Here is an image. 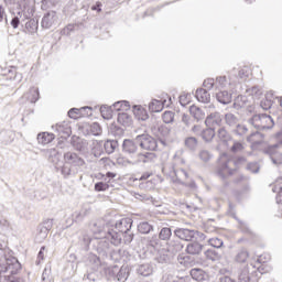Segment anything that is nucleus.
Returning <instances> with one entry per match:
<instances>
[{
    "label": "nucleus",
    "mask_w": 282,
    "mask_h": 282,
    "mask_svg": "<svg viewBox=\"0 0 282 282\" xmlns=\"http://www.w3.org/2000/svg\"><path fill=\"white\" fill-rule=\"evenodd\" d=\"M242 162H246V158L240 156L235 161L228 153H223L218 159L216 173L221 180H226L237 170V164H242Z\"/></svg>",
    "instance_id": "1"
},
{
    "label": "nucleus",
    "mask_w": 282,
    "mask_h": 282,
    "mask_svg": "<svg viewBox=\"0 0 282 282\" xmlns=\"http://www.w3.org/2000/svg\"><path fill=\"white\" fill-rule=\"evenodd\" d=\"M90 230L94 235H99V238L111 239L112 246H120L122 243V238L118 231L113 230L110 225L106 224L102 220L95 221Z\"/></svg>",
    "instance_id": "2"
},
{
    "label": "nucleus",
    "mask_w": 282,
    "mask_h": 282,
    "mask_svg": "<svg viewBox=\"0 0 282 282\" xmlns=\"http://www.w3.org/2000/svg\"><path fill=\"white\" fill-rule=\"evenodd\" d=\"M84 241H88V243L93 246V250H95L99 257H109V254L113 252L111 238H99L98 236L95 238L85 237Z\"/></svg>",
    "instance_id": "3"
},
{
    "label": "nucleus",
    "mask_w": 282,
    "mask_h": 282,
    "mask_svg": "<svg viewBox=\"0 0 282 282\" xmlns=\"http://www.w3.org/2000/svg\"><path fill=\"white\" fill-rule=\"evenodd\" d=\"M248 122L249 124H251V127H254V129H257L258 131H261L263 129H270V127L274 124V120H272V117L267 113L253 115L248 120Z\"/></svg>",
    "instance_id": "4"
},
{
    "label": "nucleus",
    "mask_w": 282,
    "mask_h": 282,
    "mask_svg": "<svg viewBox=\"0 0 282 282\" xmlns=\"http://www.w3.org/2000/svg\"><path fill=\"white\" fill-rule=\"evenodd\" d=\"M134 142H137L140 149L143 151H158V140L151 137V134H139L134 138Z\"/></svg>",
    "instance_id": "5"
},
{
    "label": "nucleus",
    "mask_w": 282,
    "mask_h": 282,
    "mask_svg": "<svg viewBox=\"0 0 282 282\" xmlns=\"http://www.w3.org/2000/svg\"><path fill=\"white\" fill-rule=\"evenodd\" d=\"M175 237L177 239H182V241H193L195 237H199L200 239H206V236L197 230L187 229V228H176L174 230Z\"/></svg>",
    "instance_id": "6"
},
{
    "label": "nucleus",
    "mask_w": 282,
    "mask_h": 282,
    "mask_svg": "<svg viewBox=\"0 0 282 282\" xmlns=\"http://www.w3.org/2000/svg\"><path fill=\"white\" fill-rule=\"evenodd\" d=\"M108 276L110 279H113V281L127 282V279H129V268L121 267L119 269L118 267L115 265L108 269Z\"/></svg>",
    "instance_id": "7"
},
{
    "label": "nucleus",
    "mask_w": 282,
    "mask_h": 282,
    "mask_svg": "<svg viewBox=\"0 0 282 282\" xmlns=\"http://www.w3.org/2000/svg\"><path fill=\"white\" fill-rule=\"evenodd\" d=\"M54 226V220L46 219L37 227V234L35 236V241L37 243H41L47 239V235H50V230H52V227Z\"/></svg>",
    "instance_id": "8"
},
{
    "label": "nucleus",
    "mask_w": 282,
    "mask_h": 282,
    "mask_svg": "<svg viewBox=\"0 0 282 282\" xmlns=\"http://www.w3.org/2000/svg\"><path fill=\"white\" fill-rule=\"evenodd\" d=\"M173 174L175 175L174 182L177 184H182L183 186H188L189 188H195V182H186L188 180V172L184 169L173 170Z\"/></svg>",
    "instance_id": "9"
},
{
    "label": "nucleus",
    "mask_w": 282,
    "mask_h": 282,
    "mask_svg": "<svg viewBox=\"0 0 282 282\" xmlns=\"http://www.w3.org/2000/svg\"><path fill=\"white\" fill-rule=\"evenodd\" d=\"M132 226L133 219L122 218L115 224L113 230L115 232H118V235H120V237L122 238V235H124V232H130Z\"/></svg>",
    "instance_id": "10"
},
{
    "label": "nucleus",
    "mask_w": 282,
    "mask_h": 282,
    "mask_svg": "<svg viewBox=\"0 0 282 282\" xmlns=\"http://www.w3.org/2000/svg\"><path fill=\"white\" fill-rule=\"evenodd\" d=\"M64 160L66 164L75 166V169H80L85 164V159L80 158V155L75 152H66L64 154Z\"/></svg>",
    "instance_id": "11"
},
{
    "label": "nucleus",
    "mask_w": 282,
    "mask_h": 282,
    "mask_svg": "<svg viewBox=\"0 0 282 282\" xmlns=\"http://www.w3.org/2000/svg\"><path fill=\"white\" fill-rule=\"evenodd\" d=\"M56 21H58V15L56 14V11H48L43 15L41 26L43 28V30H50L52 25L56 24Z\"/></svg>",
    "instance_id": "12"
},
{
    "label": "nucleus",
    "mask_w": 282,
    "mask_h": 282,
    "mask_svg": "<svg viewBox=\"0 0 282 282\" xmlns=\"http://www.w3.org/2000/svg\"><path fill=\"white\" fill-rule=\"evenodd\" d=\"M221 113L212 112L206 117L205 124L212 129H217V127H221Z\"/></svg>",
    "instance_id": "13"
},
{
    "label": "nucleus",
    "mask_w": 282,
    "mask_h": 282,
    "mask_svg": "<svg viewBox=\"0 0 282 282\" xmlns=\"http://www.w3.org/2000/svg\"><path fill=\"white\" fill-rule=\"evenodd\" d=\"M53 129H55L56 133L59 135V138H63L64 140L69 138L72 135V127L68 122H62L53 126Z\"/></svg>",
    "instance_id": "14"
},
{
    "label": "nucleus",
    "mask_w": 282,
    "mask_h": 282,
    "mask_svg": "<svg viewBox=\"0 0 282 282\" xmlns=\"http://www.w3.org/2000/svg\"><path fill=\"white\" fill-rule=\"evenodd\" d=\"M155 158L156 155L153 152L138 153L132 164H134V166H137V164H149L153 162Z\"/></svg>",
    "instance_id": "15"
},
{
    "label": "nucleus",
    "mask_w": 282,
    "mask_h": 282,
    "mask_svg": "<svg viewBox=\"0 0 282 282\" xmlns=\"http://www.w3.org/2000/svg\"><path fill=\"white\" fill-rule=\"evenodd\" d=\"M151 133L156 138H169L171 135V128L166 126H152Z\"/></svg>",
    "instance_id": "16"
},
{
    "label": "nucleus",
    "mask_w": 282,
    "mask_h": 282,
    "mask_svg": "<svg viewBox=\"0 0 282 282\" xmlns=\"http://www.w3.org/2000/svg\"><path fill=\"white\" fill-rule=\"evenodd\" d=\"M68 116L73 118V120H77V118H80V116H91V107H83L80 109L72 108L68 111Z\"/></svg>",
    "instance_id": "17"
},
{
    "label": "nucleus",
    "mask_w": 282,
    "mask_h": 282,
    "mask_svg": "<svg viewBox=\"0 0 282 282\" xmlns=\"http://www.w3.org/2000/svg\"><path fill=\"white\" fill-rule=\"evenodd\" d=\"M123 153H128V155H133V153H138V143L135 140L126 139L122 143Z\"/></svg>",
    "instance_id": "18"
},
{
    "label": "nucleus",
    "mask_w": 282,
    "mask_h": 282,
    "mask_svg": "<svg viewBox=\"0 0 282 282\" xmlns=\"http://www.w3.org/2000/svg\"><path fill=\"white\" fill-rule=\"evenodd\" d=\"M70 144L75 149V151H85L87 147H89L87 140L80 137H73L70 140Z\"/></svg>",
    "instance_id": "19"
},
{
    "label": "nucleus",
    "mask_w": 282,
    "mask_h": 282,
    "mask_svg": "<svg viewBox=\"0 0 282 282\" xmlns=\"http://www.w3.org/2000/svg\"><path fill=\"white\" fill-rule=\"evenodd\" d=\"M216 137L218 138L219 142H223V144H228V142L232 140V134H230L225 127L217 130Z\"/></svg>",
    "instance_id": "20"
},
{
    "label": "nucleus",
    "mask_w": 282,
    "mask_h": 282,
    "mask_svg": "<svg viewBox=\"0 0 282 282\" xmlns=\"http://www.w3.org/2000/svg\"><path fill=\"white\" fill-rule=\"evenodd\" d=\"M202 250H204V245L194 241V242H189L186 246V252L187 254H192V256H197V254H202Z\"/></svg>",
    "instance_id": "21"
},
{
    "label": "nucleus",
    "mask_w": 282,
    "mask_h": 282,
    "mask_svg": "<svg viewBox=\"0 0 282 282\" xmlns=\"http://www.w3.org/2000/svg\"><path fill=\"white\" fill-rule=\"evenodd\" d=\"M216 100H218L220 105H230V102H232V95L227 90H220L216 94Z\"/></svg>",
    "instance_id": "22"
},
{
    "label": "nucleus",
    "mask_w": 282,
    "mask_h": 282,
    "mask_svg": "<svg viewBox=\"0 0 282 282\" xmlns=\"http://www.w3.org/2000/svg\"><path fill=\"white\" fill-rule=\"evenodd\" d=\"M238 123H239V116L232 112L225 113V124H227V127H229L230 129H235Z\"/></svg>",
    "instance_id": "23"
},
{
    "label": "nucleus",
    "mask_w": 282,
    "mask_h": 282,
    "mask_svg": "<svg viewBox=\"0 0 282 282\" xmlns=\"http://www.w3.org/2000/svg\"><path fill=\"white\" fill-rule=\"evenodd\" d=\"M137 274H140V276H151V274H153V265H151V263L139 264Z\"/></svg>",
    "instance_id": "24"
},
{
    "label": "nucleus",
    "mask_w": 282,
    "mask_h": 282,
    "mask_svg": "<svg viewBox=\"0 0 282 282\" xmlns=\"http://www.w3.org/2000/svg\"><path fill=\"white\" fill-rule=\"evenodd\" d=\"M248 257H250V252H248V249L242 247L238 249L235 256V261L236 263H246L248 261Z\"/></svg>",
    "instance_id": "25"
},
{
    "label": "nucleus",
    "mask_w": 282,
    "mask_h": 282,
    "mask_svg": "<svg viewBox=\"0 0 282 282\" xmlns=\"http://www.w3.org/2000/svg\"><path fill=\"white\" fill-rule=\"evenodd\" d=\"M54 138H55L54 133L40 132L37 134V142L39 144H42L43 147H45V144H50V142H52Z\"/></svg>",
    "instance_id": "26"
},
{
    "label": "nucleus",
    "mask_w": 282,
    "mask_h": 282,
    "mask_svg": "<svg viewBox=\"0 0 282 282\" xmlns=\"http://www.w3.org/2000/svg\"><path fill=\"white\" fill-rule=\"evenodd\" d=\"M167 250L169 252L176 254V252H182V250H184V245L180 240H171L167 243Z\"/></svg>",
    "instance_id": "27"
},
{
    "label": "nucleus",
    "mask_w": 282,
    "mask_h": 282,
    "mask_svg": "<svg viewBox=\"0 0 282 282\" xmlns=\"http://www.w3.org/2000/svg\"><path fill=\"white\" fill-rule=\"evenodd\" d=\"M153 230H155V228L149 221H141L138 225V232L141 235H150V232H153Z\"/></svg>",
    "instance_id": "28"
},
{
    "label": "nucleus",
    "mask_w": 282,
    "mask_h": 282,
    "mask_svg": "<svg viewBox=\"0 0 282 282\" xmlns=\"http://www.w3.org/2000/svg\"><path fill=\"white\" fill-rule=\"evenodd\" d=\"M189 113L191 116H193L194 120H196L197 122H199V120H204V118L206 117V113H204V110H202V108L197 106H191Z\"/></svg>",
    "instance_id": "29"
},
{
    "label": "nucleus",
    "mask_w": 282,
    "mask_h": 282,
    "mask_svg": "<svg viewBox=\"0 0 282 282\" xmlns=\"http://www.w3.org/2000/svg\"><path fill=\"white\" fill-rule=\"evenodd\" d=\"M117 122L119 124H121L122 127H131V122H133V120L131 119V116L129 113L119 112L118 118H117Z\"/></svg>",
    "instance_id": "30"
},
{
    "label": "nucleus",
    "mask_w": 282,
    "mask_h": 282,
    "mask_svg": "<svg viewBox=\"0 0 282 282\" xmlns=\"http://www.w3.org/2000/svg\"><path fill=\"white\" fill-rule=\"evenodd\" d=\"M196 98L198 102H210V93L204 88H199L196 90Z\"/></svg>",
    "instance_id": "31"
},
{
    "label": "nucleus",
    "mask_w": 282,
    "mask_h": 282,
    "mask_svg": "<svg viewBox=\"0 0 282 282\" xmlns=\"http://www.w3.org/2000/svg\"><path fill=\"white\" fill-rule=\"evenodd\" d=\"M23 98L25 100H29V102H36L39 101L40 94H39V88H30V90L23 95Z\"/></svg>",
    "instance_id": "32"
},
{
    "label": "nucleus",
    "mask_w": 282,
    "mask_h": 282,
    "mask_svg": "<svg viewBox=\"0 0 282 282\" xmlns=\"http://www.w3.org/2000/svg\"><path fill=\"white\" fill-rule=\"evenodd\" d=\"M215 135H217V133L215 132V129L210 127H207V129L200 132V137L204 142H213Z\"/></svg>",
    "instance_id": "33"
},
{
    "label": "nucleus",
    "mask_w": 282,
    "mask_h": 282,
    "mask_svg": "<svg viewBox=\"0 0 282 282\" xmlns=\"http://www.w3.org/2000/svg\"><path fill=\"white\" fill-rule=\"evenodd\" d=\"M46 158L48 159V162H52V164H58V162H61V154L56 149L47 150Z\"/></svg>",
    "instance_id": "34"
},
{
    "label": "nucleus",
    "mask_w": 282,
    "mask_h": 282,
    "mask_svg": "<svg viewBox=\"0 0 282 282\" xmlns=\"http://www.w3.org/2000/svg\"><path fill=\"white\" fill-rule=\"evenodd\" d=\"M133 113L138 120H148L149 113L147 109L142 108V106H133Z\"/></svg>",
    "instance_id": "35"
},
{
    "label": "nucleus",
    "mask_w": 282,
    "mask_h": 282,
    "mask_svg": "<svg viewBox=\"0 0 282 282\" xmlns=\"http://www.w3.org/2000/svg\"><path fill=\"white\" fill-rule=\"evenodd\" d=\"M189 274L194 281H206V272H204L202 269H192Z\"/></svg>",
    "instance_id": "36"
},
{
    "label": "nucleus",
    "mask_w": 282,
    "mask_h": 282,
    "mask_svg": "<svg viewBox=\"0 0 282 282\" xmlns=\"http://www.w3.org/2000/svg\"><path fill=\"white\" fill-rule=\"evenodd\" d=\"M198 144L199 141H197V138L195 137H187L184 140V145L186 147V149H188V151H197Z\"/></svg>",
    "instance_id": "37"
},
{
    "label": "nucleus",
    "mask_w": 282,
    "mask_h": 282,
    "mask_svg": "<svg viewBox=\"0 0 282 282\" xmlns=\"http://www.w3.org/2000/svg\"><path fill=\"white\" fill-rule=\"evenodd\" d=\"M86 131L88 135H100L102 133V128L100 127V123L94 122L86 128Z\"/></svg>",
    "instance_id": "38"
},
{
    "label": "nucleus",
    "mask_w": 282,
    "mask_h": 282,
    "mask_svg": "<svg viewBox=\"0 0 282 282\" xmlns=\"http://www.w3.org/2000/svg\"><path fill=\"white\" fill-rule=\"evenodd\" d=\"M171 237H173V229L170 227L161 228L159 232V239H161V241H171Z\"/></svg>",
    "instance_id": "39"
},
{
    "label": "nucleus",
    "mask_w": 282,
    "mask_h": 282,
    "mask_svg": "<svg viewBox=\"0 0 282 282\" xmlns=\"http://www.w3.org/2000/svg\"><path fill=\"white\" fill-rule=\"evenodd\" d=\"M148 246L154 250L162 248V240L160 239V236L158 237V235H153L148 237Z\"/></svg>",
    "instance_id": "40"
},
{
    "label": "nucleus",
    "mask_w": 282,
    "mask_h": 282,
    "mask_svg": "<svg viewBox=\"0 0 282 282\" xmlns=\"http://www.w3.org/2000/svg\"><path fill=\"white\" fill-rule=\"evenodd\" d=\"M149 109L150 111H152L153 113H160V111H162V109H164V102L158 100V99H153L150 104H149Z\"/></svg>",
    "instance_id": "41"
},
{
    "label": "nucleus",
    "mask_w": 282,
    "mask_h": 282,
    "mask_svg": "<svg viewBox=\"0 0 282 282\" xmlns=\"http://www.w3.org/2000/svg\"><path fill=\"white\" fill-rule=\"evenodd\" d=\"M118 147L117 140H107L104 144V149L108 155H111L116 151V148Z\"/></svg>",
    "instance_id": "42"
},
{
    "label": "nucleus",
    "mask_w": 282,
    "mask_h": 282,
    "mask_svg": "<svg viewBox=\"0 0 282 282\" xmlns=\"http://www.w3.org/2000/svg\"><path fill=\"white\" fill-rule=\"evenodd\" d=\"M232 133H235V135H247L248 134V127L243 123H238L235 128H232Z\"/></svg>",
    "instance_id": "43"
},
{
    "label": "nucleus",
    "mask_w": 282,
    "mask_h": 282,
    "mask_svg": "<svg viewBox=\"0 0 282 282\" xmlns=\"http://www.w3.org/2000/svg\"><path fill=\"white\" fill-rule=\"evenodd\" d=\"M205 257L209 261H219L221 259V254H219V252H217V250H215V249L206 250L205 251Z\"/></svg>",
    "instance_id": "44"
},
{
    "label": "nucleus",
    "mask_w": 282,
    "mask_h": 282,
    "mask_svg": "<svg viewBox=\"0 0 282 282\" xmlns=\"http://www.w3.org/2000/svg\"><path fill=\"white\" fill-rule=\"evenodd\" d=\"M155 259H156L158 263H169V261H171V258L169 257L167 251L164 249L159 251Z\"/></svg>",
    "instance_id": "45"
},
{
    "label": "nucleus",
    "mask_w": 282,
    "mask_h": 282,
    "mask_svg": "<svg viewBox=\"0 0 282 282\" xmlns=\"http://www.w3.org/2000/svg\"><path fill=\"white\" fill-rule=\"evenodd\" d=\"M177 261L181 265H184L185 268H188V265H193V258H191V256L180 254L177 257Z\"/></svg>",
    "instance_id": "46"
},
{
    "label": "nucleus",
    "mask_w": 282,
    "mask_h": 282,
    "mask_svg": "<svg viewBox=\"0 0 282 282\" xmlns=\"http://www.w3.org/2000/svg\"><path fill=\"white\" fill-rule=\"evenodd\" d=\"M162 120L165 124H171L175 120V112L166 110L162 115Z\"/></svg>",
    "instance_id": "47"
},
{
    "label": "nucleus",
    "mask_w": 282,
    "mask_h": 282,
    "mask_svg": "<svg viewBox=\"0 0 282 282\" xmlns=\"http://www.w3.org/2000/svg\"><path fill=\"white\" fill-rule=\"evenodd\" d=\"M26 30L29 32H36L39 30V20L36 19H31L25 23Z\"/></svg>",
    "instance_id": "48"
},
{
    "label": "nucleus",
    "mask_w": 282,
    "mask_h": 282,
    "mask_svg": "<svg viewBox=\"0 0 282 282\" xmlns=\"http://www.w3.org/2000/svg\"><path fill=\"white\" fill-rule=\"evenodd\" d=\"M198 158L202 162H210V160H213V154L208 150H200Z\"/></svg>",
    "instance_id": "49"
},
{
    "label": "nucleus",
    "mask_w": 282,
    "mask_h": 282,
    "mask_svg": "<svg viewBox=\"0 0 282 282\" xmlns=\"http://www.w3.org/2000/svg\"><path fill=\"white\" fill-rule=\"evenodd\" d=\"M135 162L134 159H126L123 156H120L117 159V164H119V166H135Z\"/></svg>",
    "instance_id": "50"
},
{
    "label": "nucleus",
    "mask_w": 282,
    "mask_h": 282,
    "mask_svg": "<svg viewBox=\"0 0 282 282\" xmlns=\"http://www.w3.org/2000/svg\"><path fill=\"white\" fill-rule=\"evenodd\" d=\"M239 282H250V271L248 269H242L238 275Z\"/></svg>",
    "instance_id": "51"
},
{
    "label": "nucleus",
    "mask_w": 282,
    "mask_h": 282,
    "mask_svg": "<svg viewBox=\"0 0 282 282\" xmlns=\"http://www.w3.org/2000/svg\"><path fill=\"white\" fill-rule=\"evenodd\" d=\"M245 147H243V142L241 141H234V144L230 148L231 153H241V151H243Z\"/></svg>",
    "instance_id": "52"
},
{
    "label": "nucleus",
    "mask_w": 282,
    "mask_h": 282,
    "mask_svg": "<svg viewBox=\"0 0 282 282\" xmlns=\"http://www.w3.org/2000/svg\"><path fill=\"white\" fill-rule=\"evenodd\" d=\"M228 85V82L226 80V76H219L216 78L215 87L216 89H224Z\"/></svg>",
    "instance_id": "53"
},
{
    "label": "nucleus",
    "mask_w": 282,
    "mask_h": 282,
    "mask_svg": "<svg viewBox=\"0 0 282 282\" xmlns=\"http://www.w3.org/2000/svg\"><path fill=\"white\" fill-rule=\"evenodd\" d=\"M209 246H212V248H221V246H224V240L219 239V238H210L208 240Z\"/></svg>",
    "instance_id": "54"
},
{
    "label": "nucleus",
    "mask_w": 282,
    "mask_h": 282,
    "mask_svg": "<svg viewBox=\"0 0 282 282\" xmlns=\"http://www.w3.org/2000/svg\"><path fill=\"white\" fill-rule=\"evenodd\" d=\"M100 113L105 120H111V108H107V106H102L100 108Z\"/></svg>",
    "instance_id": "55"
},
{
    "label": "nucleus",
    "mask_w": 282,
    "mask_h": 282,
    "mask_svg": "<svg viewBox=\"0 0 282 282\" xmlns=\"http://www.w3.org/2000/svg\"><path fill=\"white\" fill-rule=\"evenodd\" d=\"M108 189H109V184L105 182H98L95 184V191H97V193H100L102 191H108Z\"/></svg>",
    "instance_id": "56"
},
{
    "label": "nucleus",
    "mask_w": 282,
    "mask_h": 282,
    "mask_svg": "<svg viewBox=\"0 0 282 282\" xmlns=\"http://www.w3.org/2000/svg\"><path fill=\"white\" fill-rule=\"evenodd\" d=\"M188 102H191V94H182L180 96V104L182 105V107H186Z\"/></svg>",
    "instance_id": "57"
},
{
    "label": "nucleus",
    "mask_w": 282,
    "mask_h": 282,
    "mask_svg": "<svg viewBox=\"0 0 282 282\" xmlns=\"http://www.w3.org/2000/svg\"><path fill=\"white\" fill-rule=\"evenodd\" d=\"M248 76H250L248 67H243L238 72V78H240V80H246Z\"/></svg>",
    "instance_id": "58"
},
{
    "label": "nucleus",
    "mask_w": 282,
    "mask_h": 282,
    "mask_svg": "<svg viewBox=\"0 0 282 282\" xmlns=\"http://www.w3.org/2000/svg\"><path fill=\"white\" fill-rule=\"evenodd\" d=\"M74 30H76V24H68L62 30V34L69 36Z\"/></svg>",
    "instance_id": "59"
},
{
    "label": "nucleus",
    "mask_w": 282,
    "mask_h": 282,
    "mask_svg": "<svg viewBox=\"0 0 282 282\" xmlns=\"http://www.w3.org/2000/svg\"><path fill=\"white\" fill-rule=\"evenodd\" d=\"M182 122L183 124H185V127L188 129L191 128V126L193 124V119L191 118V116L183 113L182 116Z\"/></svg>",
    "instance_id": "60"
},
{
    "label": "nucleus",
    "mask_w": 282,
    "mask_h": 282,
    "mask_svg": "<svg viewBox=\"0 0 282 282\" xmlns=\"http://www.w3.org/2000/svg\"><path fill=\"white\" fill-rule=\"evenodd\" d=\"M7 76H9L10 79L17 78V67L10 66L9 68L6 69Z\"/></svg>",
    "instance_id": "61"
},
{
    "label": "nucleus",
    "mask_w": 282,
    "mask_h": 282,
    "mask_svg": "<svg viewBox=\"0 0 282 282\" xmlns=\"http://www.w3.org/2000/svg\"><path fill=\"white\" fill-rule=\"evenodd\" d=\"M203 87H205V89H213V87H215V78L205 79L203 83Z\"/></svg>",
    "instance_id": "62"
},
{
    "label": "nucleus",
    "mask_w": 282,
    "mask_h": 282,
    "mask_svg": "<svg viewBox=\"0 0 282 282\" xmlns=\"http://www.w3.org/2000/svg\"><path fill=\"white\" fill-rule=\"evenodd\" d=\"M121 237H123V241L127 245H129V243H131V241H133V232H131V231L121 234Z\"/></svg>",
    "instance_id": "63"
},
{
    "label": "nucleus",
    "mask_w": 282,
    "mask_h": 282,
    "mask_svg": "<svg viewBox=\"0 0 282 282\" xmlns=\"http://www.w3.org/2000/svg\"><path fill=\"white\" fill-rule=\"evenodd\" d=\"M61 173L64 177H69V175H72V167H69L68 165H64L61 169Z\"/></svg>",
    "instance_id": "64"
}]
</instances>
